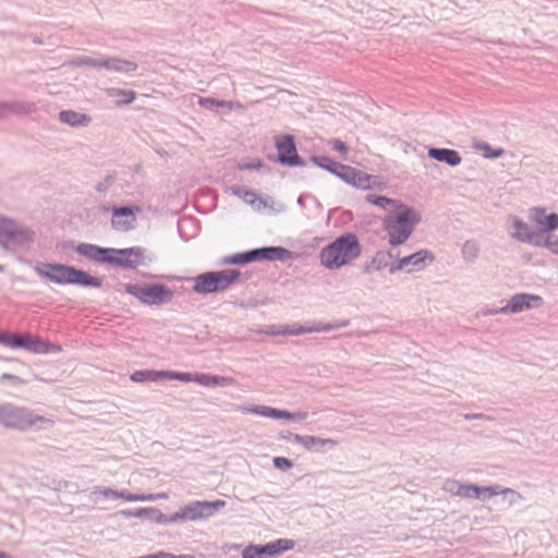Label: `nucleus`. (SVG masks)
Here are the masks:
<instances>
[{
    "label": "nucleus",
    "mask_w": 558,
    "mask_h": 558,
    "mask_svg": "<svg viewBox=\"0 0 558 558\" xmlns=\"http://www.w3.org/2000/svg\"><path fill=\"white\" fill-rule=\"evenodd\" d=\"M286 250L281 247H263L246 253H239L226 258L228 264H247L259 259L281 258L286 254Z\"/></svg>",
    "instance_id": "nucleus-12"
},
{
    "label": "nucleus",
    "mask_w": 558,
    "mask_h": 558,
    "mask_svg": "<svg viewBox=\"0 0 558 558\" xmlns=\"http://www.w3.org/2000/svg\"><path fill=\"white\" fill-rule=\"evenodd\" d=\"M530 219L534 227L541 232H549L558 229V215L547 214L542 208L531 209Z\"/></svg>",
    "instance_id": "nucleus-17"
},
{
    "label": "nucleus",
    "mask_w": 558,
    "mask_h": 558,
    "mask_svg": "<svg viewBox=\"0 0 558 558\" xmlns=\"http://www.w3.org/2000/svg\"><path fill=\"white\" fill-rule=\"evenodd\" d=\"M194 383L205 387L226 386L233 384L230 377H221L210 374L197 373L195 374Z\"/></svg>",
    "instance_id": "nucleus-25"
},
{
    "label": "nucleus",
    "mask_w": 558,
    "mask_h": 558,
    "mask_svg": "<svg viewBox=\"0 0 558 558\" xmlns=\"http://www.w3.org/2000/svg\"><path fill=\"white\" fill-rule=\"evenodd\" d=\"M366 201L375 206L386 208L387 206H390L393 211L398 209V205H402L401 203L384 197V196H375V195H367Z\"/></svg>",
    "instance_id": "nucleus-30"
},
{
    "label": "nucleus",
    "mask_w": 558,
    "mask_h": 558,
    "mask_svg": "<svg viewBox=\"0 0 558 558\" xmlns=\"http://www.w3.org/2000/svg\"><path fill=\"white\" fill-rule=\"evenodd\" d=\"M225 506L226 501L220 499L215 501H195L183 507L180 512L172 514L169 521H197L213 515L217 510Z\"/></svg>",
    "instance_id": "nucleus-7"
},
{
    "label": "nucleus",
    "mask_w": 558,
    "mask_h": 558,
    "mask_svg": "<svg viewBox=\"0 0 558 558\" xmlns=\"http://www.w3.org/2000/svg\"><path fill=\"white\" fill-rule=\"evenodd\" d=\"M0 270H2V268L0 267Z\"/></svg>",
    "instance_id": "nucleus-48"
},
{
    "label": "nucleus",
    "mask_w": 558,
    "mask_h": 558,
    "mask_svg": "<svg viewBox=\"0 0 558 558\" xmlns=\"http://www.w3.org/2000/svg\"><path fill=\"white\" fill-rule=\"evenodd\" d=\"M37 272L58 284H80L93 288H100L102 284L100 278L61 264H45L37 268Z\"/></svg>",
    "instance_id": "nucleus-2"
},
{
    "label": "nucleus",
    "mask_w": 558,
    "mask_h": 558,
    "mask_svg": "<svg viewBox=\"0 0 558 558\" xmlns=\"http://www.w3.org/2000/svg\"><path fill=\"white\" fill-rule=\"evenodd\" d=\"M114 95L121 96L123 104H131L135 99V93L133 90H116Z\"/></svg>",
    "instance_id": "nucleus-36"
},
{
    "label": "nucleus",
    "mask_w": 558,
    "mask_h": 558,
    "mask_svg": "<svg viewBox=\"0 0 558 558\" xmlns=\"http://www.w3.org/2000/svg\"><path fill=\"white\" fill-rule=\"evenodd\" d=\"M427 259L433 260V255L428 251L423 250L401 258L398 268L402 269L407 268L409 265H413L416 269H421Z\"/></svg>",
    "instance_id": "nucleus-23"
},
{
    "label": "nucleus",
    "mask_w": 558,
    "mask_h": 558,
    "mask_svg": "<svg viewBox=\"0 0 558 558\" xmlns=\"http://www.w3.org/2000/svg\"><path fill=\"white\" fill-rule=\"evenodd\" d=\"M448 485L450 486L448 489L456 495L463 497V498H470V499H486L494 496H497L500 493H504V490H500L497 486H486V487H480L472 484H461L458 482H449Z\"/></svg>",
    "instance_id": "nucleus-11"
},
{
    "label": "nucleus",
    "mask_w": 558,
    "mask_h": 558,
    "mask_svg": "<svg viewBox=\"0 0 558 558\" xmlns=\"http://www.w3.org/2000/svg\"><path fill=\"white\" fill-rule=\"evenodd\" d=\"M2 111H3V108H0V112H2Z\"/></svg>",
    "instance_id": "nucleus-47"
},
{
    "label": "nucleus",
    "mask_w": 558,
    "mask_h": 558,
    "mask_svg": "<svg viewBox=\"0 0 558 558\" xmlns=\"http://www.w3.org/2000/svg\"><path fill=\"white\" fill-rule=\"evenodd\" d=\"M0 558H10L5 553H0Z\"/></svg>",
    "instance_id": "nucleus-46"
},
{
    "label": "nucleus",
    "mask_w": 558,
    "mask_h": 558,
    "mask_svg": "<svg viewBox=\"0 0 558 558\" xmlns=\"http://www.w3.org/2000/svg\"><path fill=\"white\" fill-rule=\"evenodd\" d=\"M198 104L205 108H211L213 106L232 108V104L229 101H217L213 98H199Z\"/></svg>",
    "instance_id": "nucleus-33"
},
{
    "label": "nucleus",
    "mask_w": 558,
    "mask_h": 558,
    "mask_svg": "<svg viewBox=\"0 0 558 558\" xmlns=\"http://www.w3.org/2000/svg\"><path fill=\"white\" fill-rule=\"evenodd\" d=\"M243 411L274 418L293 420L298 417L296 414L290 413L288 411L272 409L270 407H256L252 409H244Z\"/></svg>",
    "instance_id": "nucleus-24"
},
{
    "label": "nucleus",
    "mask_w": 558,
    "mask_h": 558,
    "mask_svg": "<svg viewBox=\"0 0 558 558\" xmlns=\"http://www.w3.org/2000/svg\"><path fill=\"white\" fill-rule=\"evenodd\" d=\"M239 277L240 271L235 269L205 272L194 279L193 290L201 294L223 291L232 286Z\"/></svg>",
    "instance_id": "nucleus-4"
},
{
    "label": "nucleus",
    "mask_w": 558,
    "mask_h": 558,
    "mask_svg": "<svg viewBox=\"0 0 558 558\" xmlns=\"http://www.w3.org/2000/svg\"><path fill=\"white\" fill-rule=\"evenodd\" d=\"M77 252L95 262L107 263V258L111 254V248H102L92 244H81L77 247Z\"/></svg>",
    "instance_id": "nucleus-20"
},
{
    "label": "nucleus",
    "mask_w": 558,
    "mask_h": 558,
    "mask_svg": "<svg viewBox=\"0 0 558 558\" xmlns=\"http://www.w3.org/2000/svg\"><path fill=\"white\" fill-rule=\"evenodd\" d=\"M148 509L146 508H142V509H137L135 511H124L123 513L125 515H129V517H143L144 514L148 513Z\"/></svg>",
    "instance_id": "nucleus-39"
},
{
    "label": "nucleus",
    "mask_w": 558,
    "mask_h": 558,
    "mask_svg": "<svg viewBox=\"0 0 558 558\" xmlns=\"http://www.w3.org/2000/svg\"><path fill=\"white\" fill-rule=\"evenodd\" d=\"M158 557H160V558H174V555H172L170 553L160 551V553H158Z\"/></svg>",
    "instance_id": "nucleus-42"
},
{
    "label": "nucleus",
    "mask_w": 558,
    "mask_h": 558,
    "mask_svg": "<svg viewBox=\"0 0 558 558\" xmlns=\"http://www.w3.org/2000/svg\"><path fill=\"white\" fill-rule=\"evenodd\" d=\"M174 558H194V557L191 555H180V556H174Z\"/></svg>",
    "instance_id": "nucleus-44"
},
{
    "label": "nucleus",
    "mask_w": 558,
    "mask_h": 558,
    "mask_svg": "<svg viewBox=\"0 0 558 558\" xmlns=\"http://www.w3.org/2000/svg\"><path fill=\"white\" fill-rule=\"evenodd\" d=\"M340 179L361 190L372 189L375 183L374 177L350 166L345 167L344 171L340 174Z\"/></svg>",
    "instance_id": "nucleus-16"
},
{
    "label": "nucleus",
    "mask_w": 558,
    "mask_h": 558,
    "mask_svg": "<svg viewBox=\"0 0 558 558\" xmlns=\"http://www.w3.org/2000/svg\"><path fill=\"white\" fill-rule=\"evenodd\" d=\"M107 263L123 268H136L145 264L144 250L134 246L129 248H111Z\"/></svg>",
    "instance_id": "nucleus-10"
},
{
    "label": "nucleus",
    "mask_w": 558,
    "mask_h": 558,
    "mask_svg": "<svg viewBox=\"0 0 558 558\" xmlns=\"http://www.w3.org/2000/svg\"><path fill=\"white\" fill-rule=\"evenodd\" d=\"M469 248L476 250L474 244L466 243L464 246V252H466Z\"/></svg>",
    "instance_id": "nucleus-43"
},
{
    "label": "nucleus",
    "mask_w": 558,
    "mask_h": 558,
    "mask_svg": "<svg viewBox=\"0 0 558 558\" xmlns=\"http://www.w3.org/2000/svg\"><path fill=\"white\" fill-rule=\"evenodd\" d=\"M111 495L116 498H121L125 501H147V500L168 498V495L165 493L157 494V495H135V494H130V493H125V492H112Z\"/></svg>",
    "instance_id": "nucleus-27"
},
{
    "label": "nucleus",
    "mask_w": 558,
    "mask_h": 558,
    "mask_svg": "<svg viewBox=\"0 0 558 558\" xmlns=\"http://www.w3.org/2000/svg\"><path fill=\"white\" fill-rule=\"evenodd\" d=\"M477 149L483 151L485 157H499L502 154L501 149H493L488 144L482 143L476 145Z\"/></svg>",
    "instance_id": "nucleus-34"
},
{
    "label": "nucleus",
    "mask_w": 558,
    "mask_h": 558,
    "mask_svg": "<svg viewBox=\"0 0 558 558\" xmlns=\"http://www.w3.org/2000/svg\"><path fill=\"white\" fill-rule=\"evenodd\" d=\"M545 245L553 252L558 254V239L548 235Z\"/></svg>",
    "instance_id": "nucleus-37"
},
{
    "label": "nucleus",
    "mask_w": 558,
    "mask_h": 558,
    "mask_svg": "<svg viewBox=\"0 0 558 558\" xmlns=\"http://www.w3.org/2000/svg\"><path fill=\"white\" fill-rule=\"evenodd\" d=\"M124 291L146 305H160L168 303L173 298V291L160 283L153 284H125Z\"/></svg>",
    "instance_id": "nucleus-5"
},
{
    "label": "nucleus",
    "mask_w": 558,
    "mask_h": 558,
    "mask_svg": "<svg viewBox=\"0 0 558 558\" xmlns=\"http://www.w3.org/2000/svg\"><path fill=\"white\" fill-rule=\"evenodd\" d=\"M539 302H541V299L538 296H529L525 294V307L536 305Z\"/></svg>",
    "instance_id": "nucleus-41"
},
{
    "label": "nucleus",
    "mask_w": 558,
    "mask_h": 558,
    "mask_svg": "<svg viewBox=\"0 0 558 558\" xmlns=\"http://www.w3.org/2000/svg\"><path fill=\"white\" fill-rule=\"evenodd\" d=\"M292 440L300 444L307 450H312L315 447H324V446H336L337 441L329 438H319L315 436H301V435H293Z\"/></svg>",
    "instance_id": "nucleus-22"
},
{
    "label": "nucleus",
    "mask_w": 558,
    "mask_h": 558,
    "mask_svg": "<svg viewBox=\"0 0 558 558\" xmlns=\"http://www.w3.org/2000/svg\"><path fill=\"white\" fill-rule=\"evenodd\" d=\"M195 374L166 371V379H175L183 383L194 381Z\"/></svg>",
    "instance_id": "nucleus-31"
},
{
    "label": "nucleus",
    "mask_w": 558,
    "mask_h": 558,
    "mask_svg": "<svg viewBox=\"0 0 558 558\" xmlns=\"http://www.w3.org/2000/svg\"><path fill=\"white\" fill-rule=\"evenodd\" d=\"M523 307V296L522 295H515L513 296L511 303L505 307L501 308V312H520Z\"/></svg>",
    "instance_id": "nucleus-32"
},
{
    "label": "nucleus",
    "mask_w": 558,
    "mask_h": 558,
    "mask_svg": "<svg viewBox=\"0 0 558 558\" xmlns=\"http://www.w3.org/2000/svg\"><path fill=\"white\" fill-rule=\"evenodd\" d=\"M349 325L348 320H343L341 323L337 324H315L312 326H302L299 324H292L287 326H281L277 331H275V335H281V336H299L303 333H312V332H323V331H329L332 329L347 327Z\"/></svg>",
    "instance_id": "nucleus-14"
},
{
    "label": "nucleus",
    "mask_w": 558,
    "mask_h": 558,
    "mask_svg": "<svg viewBox=\"0 0 558 558\" xmlns=\"http://www.w3.org/2000/svg\"><path fill=\"white\" fill-rule=\"evenodd\" d=\"M159 379H166V371H136L131 375V380L134 383L144 381H158Z\"/></svg>",
    "instance_id": "nucleus-26"
},
{
    "label": "nucleus",
    "mask_w": 558,
    "mask_h": 558,
    "mask_svg": "<svg viewBox=\"0 0 558 558\" xmlns=\"http://www.w3.org/2000/svg\"><path fill=\"white\" fill-rule=\"evenodd\" d=\"M34 239V233L21 227L13 220L0 217V244L4 248L28 244Z\"/></svg>",
    "instance_id": "nucleus-6"
},
{
    "label": "nucleus",
    "mask_w": 558,
    "mask_h": 558,
    "mask_svg": "<svg viewBox=\"0 0 558 558\" xmlns=\"http://www.w3.org/2000/svg\"><path fill=\"white\" fill-rule=\"evenodd\" d=\"M315 162L319 167L330 171L331 173L336 174L339 178H340V174L342 173V171H344V169L347 167L345 165L339 163L328 157L315 158Z\"/></svg>",
    "instance_id": "nucleus-29"
},
{
    "label": "nucleus",
    "mask_w": 558,
    "mask_h": 558,
    "mask_svg": "<svg viewBox=\"0 0 558 558\" xmlns=\"http://www.w3.org/2000/svg\"><path fill=\"white\" fill-rule=\"evenodd\" d=\"M243 198L246 203L254 204L257 199V195L254 192L247 191L244 193Z\"/></svg>",
    "instance_id": "nucleus-40"
},
{
    "label": "nucleus",
    "mask_w": 558,
    "mask_h": 558,
    "mask_svg": "<svg viewBox=\"0 0 558 558\" xmlns=\"http://www.w3.org/2000/svg\"><path fill=\"white\" fill-rule=\"evenodd\" d=\"M428 156L449 166H458L462 160L458 151L448 148H430Z\"/></svg>",
    "instance_id": "nucleus-21"
},
{
    "label": "nucleus",
    "mask_w": 558,
    "mask_h": 558,
    "mask_svg": "<svg viewBox=\"0 0 558 558\" xmlns=\"http://www.w3.org/2000/svg\"><path fill=\"white\" fill-rule=\"evenodd\" d=\"M276 147L278 149V158L282 165L300 166L302 161L296 153L293 136L280 135L276 137Z\"/></svg>",
    "instance_id": "nucleus-15"
},
{
    "label": "nucleus",
    "mask_w": 558,
    "mask_h": 558,
    "mask_svg": "<svg viewBox=\"0 0 558 558\" xmlns=\"http://www.w3.org/2000/svg\"><path fill=\"white\" fill-rule=\"evenodd\" d=\"M82 64L105 68L118 72H132L135 71L137 68V65L134 62L121 60L118 58L104 59L99 61L93 59H84L82 60Z\"/></svg>",
    "instance_id": "nucleus-18"
},
{
    "label": "nucleus",
    "mask_w": 558,
    "mask_h": 558,
    "mask_svg": "<svg viewBox=\"0 0 558 558\" xmlns=\"http://www.w3.org/2000/svg\"><path fill=\"white\" fill-rule=\"evenodd\" d=\"M362 246L354 233H345L322 248L320 264L327 269H339L359 258Z\"/></svg>",
    "instance_id": "nucleus-1"
},
{
    "label": "nucleus",
    "mask_w": 558,
    "mask_h": 558,
    "mask_svg": "<svg viewBox=\"0 0 558 558\" xmlns=\"http://www.w3.org/2000/svg\"><path fill=\"white\" fill-rule=\"evenodd\" d=\"M294 546L293 541L277 539L263 546L250 545L243 553V558H263V555L278 556L283 551L292 549Z\"/></svg>",
    "instance_id": "nucleus-13"
},
{
    "label": "nucleus",
    "mask_w": 558,
    "mask_h": 558,
    "mask_svg": "<svg viewBox=\"0 0 558 558\" xmlns=\"http://www.w3.org/2000/svg\"><path fill=\"white\" fill-rule=\"evenodd\" d=\"M39 422H49L40 415L24 409L0 410V424L8 428L25 429Z\"/></svg>",
    "instance_id": "nucleus-8"
},
{
    "label": "nucleus",
    "mask_w": 558,
    "mask_h": 558,
    "mask_svg": "<svg viewBox=\"0 0 558 558\" xmlns=\"http://www.w3.org/2000/svg\"><path fill=\"white\" fill-rule=\"evenodd\" d=\"M420 216L405 205H398V209L387 216L384 220V228L388 233L391 245L404 243L413 232Z\"/></svg>",
    "instance_id": "nucleus-3"
},
{
    "label": "nucleus",
    "mask_w": 558,
    "mask_h": 558,
    "mask_svg": "<svg viewBox=\"0 0 558 558\" xmlns=\"http://www.w3.org/2000/svg\"><path fill=\"white\" fill-rule=\"evenodd\" d=\"M331 145L335 150L341 153L342 155H345L348 153L347 145L343 142H341L340 140H333L331 142Z\"/></svg>",
    "instance_id": "nucleus-38"
},
{
    "label": "nucleus",
    "mask_w": 558,
    "mask_h": 558,
    "mask_svg": "<svg viewBox=\"0 0 558 558\" xmlns=\"http://www.w3.org/2000/svg\"><path fill=\"white\" fill-rule=\"evenodd\" d=\"M143 558H160V557H158V554H154V555H148V556L143 557Z\"/></svg>",
    "instance_id": "nucleus-45"
},
{
    "label": "nucleus",
    "mask_w": 558,
    "mask_h": 558,
    "mask_svg": "<svg viewBox=\"0 0 558 558\" xmlns=\"http://www.w3.org/2000/svg\"><path fill=\"white\" fill-rule=\"evenodd\" d=\"M274 465L280 470H288L292 468V462L284 457H276L272 460Z\"/></svg>",
    "instance_id": "nucleus-35"
},
{
    "label": "nucleus",
    "mask_w": 558,
    "mask_h": 558,
    "mask_svg": "<svg viewBox=\"0 0 558 558\" xmlns=\"http://www.w3.org/2000/svg\"><path fill=\"white\" fill-rule=\"evenodd\" d=\"M0 343L10 348H23L34 353H47L50 351V343L38 337L19 336L14 333H1Z\"/></svg>",
    "instance_id": "nucleus-9"
},
{
    "label": "nucleus",
    "mask_w": 558,
    "mask_h": 558,
    "mask_svg": "<svg viewBox=\"0 0 558 558\" xmlns=\"http://www.w3.org/2000/svg\"><path fill=\"white\" fill-rule=\"evenodd\" d=\"M60 120L72 126H77L87 124L90 121V118L84 113L68 110L60 112Z\"/></svg>",
    "instance_id": "nucleus-28"
},
{
    "label": "nucleus",
    "mask_w": 558,
    "mask_h": 558,
    "mask_svg": "<svg viewBox=\"0 0 558 558\" xmlns=\"http://www.w3.org/2000/svg\"><path fill=\"white\" fill-rule=\"evenodd\" d=\"M135 221L134 213L131 208L121 207L113 210L112 226L121 231H128Z\"/></svg>",
    "instance_id": "nucleus-19"
}]
</instances>
